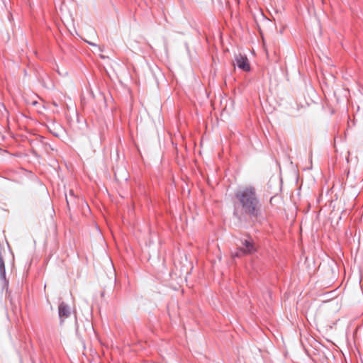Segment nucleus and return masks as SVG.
<instances>
[{
    "label": "nucleus",
    "instance_id": "6",
    "mask_svg": "<svg viewBox=\"0 0 363 363\" xmlns=\"http://www.w3.org/2000/svg\"><path fill=\"white\" fill-rule=\"evenodd\" d=\"M37 104V102H36V101H33V104H34V105H35V104Z\"/></svg>",
    "mask_w": 363,
    "mask_h": 363
},
{
    "label": "nucleus",
    "instance_id": "3",
    "mask_svg": "<svg viewBox=\"0 0 363 363\" xmlns=\"http://www.w3.org/2000/svg\"><path fill=\"white\" fill-rule=\"evenodd\" d=\"M235 65L244 71H249L250 69L248 60L245 56L238 54L235 57Z\"/></svg>",
    "mask_w": 363,
    "mask_h": 363
},
{
    "label": "nucleus",
    "instance_id": "5",
    "mask_svg": "<svg viewBox=\"0 0 363 363\" xmlns=\"http://www.w3.org/2000/svg\"><path fill=\"white\" fill-rule=\"evenodd\" d=\"M86 43L94 48V51H96V52H101V48L99 45H97L96 43H91V42H89V41H86Z\"/></svg>",
    "mask_w": 363,
    "mask_h": 363
},
{
    "label": "nucleus",
    "instance_id": "1",
    "mask_svg": "<svg viewBox=\"0 0 363 363\" xmlns=\"http://www.w3.org/2000/svg\"><path fill=\"white\" fill-rule=\"evenodd\" d=\"M235 196L245 213L250 214L255 213L258 205V200L253 187L247 186L240 189Z\"/></svg>",
    "mask_w": 363,
    "mask_h": 363
},
{
    "label": "nucleus",
    "instance_id": "2",
    "mask_svg": "<svg viewBox=\"0 0 363 363\" xmlns=\"http://www.w3.org/2000/svg\"><path fill=\"white\" fill-rule=\"evenodd\" d=\"M242 247L239 248L238 252L232 254L233 257H239L240 252L243 254H252L257 250L254 242L251 240H245L242 242Z\"/></svg>",
    "mask_w": 363,
    "mask_h": 363
},
{
    "label": "nucleus",
    "instance_id": "4",
    "mask_svg": "<svg viewBox=\"0 0 363 363\" xmlns=\"http://www.w3.org/2000/svg\"><path fill=\"white\" fill-rule=\"evenodd\" d=\"M59 317L62 323L67 318L71 315V309L69 306L65 303H61L58 307Z\"/></svg>",
    "mask_w": 363,
    "mask_h": 363
}]
</instances>
